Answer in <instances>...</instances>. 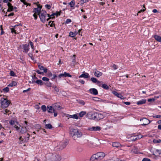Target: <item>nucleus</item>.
I'll return each instance as SVG.
<instances>
[{"mask_svg": "<svg viewBox=\"0 0 161 161\" xmlns=\"http://www.w3.org/2000/svg\"><path fill=\"white\" fill-rule=\"evenodd\" d=\"M70 135L74 140H76L81 137L82 133L78 129H73L70 131Z\"/></svg>", "mask_w": 161, "mask_h": 161, "instance_id": "obj_1", "label": "nucleus"}, {"mask_svg": "<svg viewBox=\"0 0 161 161\" xmlns=\"http://www.w3.org/2000/svg\"><path fill=\"white\" fill-rule=\"evenodd\" d=\"M46 158L47 161H60L61 160L60 156L55 153L48 154Z\"/></svg>", "mask_w": 161, "mask_h": 161, "instance_id": "obj_2", "label": "nucleus"}, {"mask_svg": "<svg viewBox=\"0 0 161 161\" xmlns=\"http://www.w3.org/2000/svg\"><path fill=\"white\" fill-rule=\"evenodd\" d=\"M2 95H0V100L1 102V107L3 108L7 107L10 103V101L5 98L1 97Z\"/></svg>", "mask_w": 161, "mask_h": 161, "instance_id": "obj_3", "label": "nucleus"}, {"mask_svg": "<svg viewBox=\"0 0 161 161\" xmlns=\"http://www.w3.org/2000/svg\"><path fill=\"white\" fill-rule=\"evenodd\" d=\"M47 14L46 11L43 10L41 11V13L39 15L41 21L43 23H44L46 21V17L47 16Z\"/></svg>", "mask_w": 161, "mask_h": 161, "instance_id": "obj_4", "label": "nucleus"}, {"mask_svg": "<svg viewBox=\"0 0 161 161\" xmlns=\"http://www.w3.org/2000/svg\"><path fill=\"white\" fill-rule=\"evenodd\" d=\"M38 2L34 3V4H36L37 7L36 8H35L33 9V12L37 14L38 15H39L41 13V9L42 8V6H41L39 4H38Z\"/></svg>", "mask_w": 161, "mask_h": 161, "instance_id": "obj_5", "label": "nucleus"}, {"mask_svg": "<svg viewBox=\"0 0 161 161\" xmlns=\"http://www.w3.org/2000/svg\"><path fill=\"white\" fill-rule=\"evenodd\" d=\"M30 136L29 134L27 133L26 136L24 138H23L22 136L20 137L19 139L21 141L19 143L22 144L25 142H27L29 139Z\"/></svg>", "mask_w": 161, "mask_h": 161, "instance_id": "obj_6", "label": "nucleus"}, {"mask_svg": "<svg viewBox=\"0 0 161 161\" xmlns=\"http://www.w3.org/2000/svg\"><path fill=\"white\" fill-rule=\"evenodd\" d=\"M95 118L94 120H99L101 119H103L104 116L101 113H99L97 112H95V114H94Z\"/></svg>", "mask_w": 161, "mask_h": 161, "instance_id": "obj_7", "label": "nucleus"}, {"mask_svg": "<svg viewBox=\"0 0 161 161\" xmlns=\"http://www.w3.org/2000/svg\"><path fill=\"white\" fill-rule=\"evenodd\" d=\"M140 121H142V123L141 125H147L149 124L151 122V121L150 120L145 118H143L142 119H141L140 120Z\"/></svg>", "mask_w": 161, "mask_h": 161, "instance_id": "obj_8", "label": "nucleus"}, {"mask_svg": "<svg viewBox=\"0 0 161 161\" xmlns=\"http://www.w3.org/2000/svg\"><path fill=\"white\" fill-rule=\"evenodd\" d=\"M95 154L99 161L103 159L105 156V153L103 152L97 153Z\"/></svg>", "mask_w": 161, "mask_h": 161, "instance_id": "obj_9", "label": "nucleus"}, {"mask_svg": "<svg viewBox=\"0 0 161 161\" xmlns=\"http://www.w3.org/2000/svg\"><path fill=\"white\" fill-rule=\"evenodd\" d=\"M67 142H61L59 143V145L58 147L60 150H62L64 148L67 146Z\"/></svg>", "mask_w": 161, "mask_h": 161, "instance_id": "obj_10", "label": "nucleus"}, {"mask_svg": "<svg viewBox=\"0 0 161 161\" xmlns=\"http://www.w3.org/2000/svg\"><path fill=\"white\" fill-rule=\"evenodd\" d=\"M93 72L95 76L97 77L101 76L103 74L102 72L97 70L96 69H95L93 70Z\"/></svg>", "mask_w": 161, "mask_h": 161, "instance_id": "obj_11", "label": "nucleus"}, {"mask_svg": "<svg viewBox=\"0 0 161 161\" xmlns=\"http://www.w3.org/2000/svg\"><path fill=\"white\" fill-rule=\"evenodd\" d=\"M90 80L93 83H97V85L99 86H101V82L100 81H99V80H97L96 78L94 77H92L90 79Z\"/></svg>", "mask_w": 161, "mask_h": 161, "instance_id": "obj_12", "label": "nucleus"}, {"mask_svg": "<svg viewBox=\"0 0 161 161\" xmlns=\"http://www.w3.org/2000/svg\"><path fill=\"white\" fill-rule=\"evenodd\" d=\"M88 130L90 131H100L101 130V128L100 126H94L92 127L89 128Z\"/></svg>", "mask_w": 161, "mask_h": 161, "instance_id": "obj_13", "label": "nucleus"}, {"mask_svg": "<svg viewBox=\"0 0 161 161\" xmlns=\"http://www.w3.org/2000/svg\"><path fill=\"white\" fill-rule=\"evenodd\" d=\"M23 52L25 53H27L30 49L29 45L25 44L23 45Z\"/></svg>", "mask_w": 161, "mask_h": 161, "instance_id": "obj_14", "label": "nucleus"}, {"mask_svg": "<svg viewBox=\"0 0 161 161\" xmlns=\"http://www.w3.org/2000/svg\"><path fill=\"white\" fill-rule=\"evenodd\" d=\"M95 113H93L92 112H89L87 114V117L90 119H94Z\"/></svg>", "mask_w": 161, "mask_h": 161, "instance_id": "obj_15", "label": "nucleus"}, {"mask_svg": "<svg viewBox=\"0 0 161 161\" xmlns=\"http://www.w3.org/2000/svg\"><path fill=\"white\" fill-rule=\"evenodd\" d=\"M89 91L91 94L94 95H97L98 93L97 90L94 88L90 89Z\"/></svg>", "mask_w": 161, "mask_h": 161, "instance_id": "obj_16", "label": "nucleus"}, {"mask_svg": "<svg viewBox=\"0 0 161 161\" xmlns=\"http://www.w3.org/2000/svg\"><path fill=\"white\" fill-rule=\"evenodd\" d=\"M7 5L8 6V12H10L14 10V7L10 3H8Z\"/></svg>", "mask_w": 161, "mask_h": 161, "instance_id": "obj_17", "label": "nucleus"}, {"mask_svg": "<svg viewBox=\"0 0 161 161\" xmlns=\"http://www.w3.org/2000/svg\"><path fill=\"white\" fill-rule=\"evenodd\" d=\"M89 75L88 73H83L81 75L79 76V78H82L83 77L84 78H87L89 77Z\"/></svg>", "mask_w": 161, "mask_h": 161, "instance_id": "obj_18", "label": "nucleus"}, {"mask_svg": "<svg viewBox=\"0 0 161 161\" xmlns=\"http://www.w3.org/2000/svg\"><path fill=\"white\" fill-rule=\"evenodd\" d=\"M90 161H99L96 155L94 154L91 157Z\"/></svg>", "mask_w": 161, "mask_h": 161, "instance_id": "obj_19", "label": "nucleus"}, {"mask_svg": "<svg viewBox=\"0 0 161 161\" xmlns=\"http://www.w3.org/2000/svg\"><path fill=\"white\" fill-rule=\"evenodd\" d=\"M47 111L48 113H53L54 112V108L52 106H47Z\"/></svg>", "mask_w": 161, "mask_h": 161, "instance_id": "obj_20", "label": "nucleus"}, {"mask_svg": "<svg viewBox=\"0 0 161 161\" xmlns=\"http://www.w3.org/2000/svg\"><path fill=\"white\" fill-rule=\"evenodd\" d=\"M61 13V11H60L59 12L57 11L56 13H53L51 15H50L49 14H47V17H52L55 15H56L57 16H58L60 15Z\"/></svg>", "mask_w": 161, "mask_h": 161, "instance_id": "obj_21", "label": "nucleus"}, {"mask_svg": "<svg viewBox=\"0 0 161 161\" xmlns=\"http://www.w3.org/2000/svg\"><path fill=\"white\" fill-rule=\"evenodd\" d=\"M27 126H25L24 127H22L21 128L20 132L22 134L25 133L27 131Z\"/></svg>", "mask_w": 161, "mask_h": 161, "instance_id": "obj_22", "label": "nucleus"}, {"mask_svg": "<svg viewBox=\"0 0 161 161\" xmlns=\"http://www.w3.org/2000/svg\"><path fill=\"white\" fill-rule=\"evenodd\" d=\"M146 100L145 99H143L141 100L138 101L136 104L138 105H142L146 103Z\"/></svg>", "mask_w": 161, "mask_h": 161, "instance_id": "obj_23", "label": "nucleus"}, {"mask_svg": "<svg viewBox=\"0 0 161 161\" xmlns=\"http://www.w3.org/2000/svg\"><path fill=\"white\" fill-rule=\"evenodd\" d=\"M38 68L41 70H43L44 72H47V69L46 68L44 67L43 66L40 65H38Z\"/></svg>", "mask_w": 161, "mask_h": 161, "instance_id": "obj_24", "label": "nucleus"}, {"mask_svg": "<svg viewBox=\"0 0 161 161\" xmlns=\"http://www.w3.org/2000/svg\"><path fill=\"white\" fill-rule=\"evenodd\" d=\"M67 117L69 118H72L74 119H78V116L76 114H74L72 115L68 114Z\"/></svg>", "mask_w": 161, "mask_h": 161, "instance_id": "obj_25", "label": "nucleus"}, {"mask_svg": "<svg viewBox=\"0 0 161 161\" xmlns=\"http://www.w3.org/2000/svg\"><path fill=\"white\" fill-rule=\"evenodd\" d=\"M153 37L157 41L161 42V36L158 35H154Z\"/></svg>", "mask_w": 161, "mask_h": 161, "instance_id": "obj_26", "label": "nucleus"}, {"mask_svg": "<svg viewBox=\"0 0 161 161\" xmlns=\"http://www.w3.org/2000/svg\"><path fill=\"white\" fill-rule=\"evenodd\" d=\"M35 82L38 84L40 85H43V82L41 80H37L36 81H35L34 80H32V83H33Z\"/></svg>", "mask_w": 161, "mask_h": 161, "instance_id": "obj_27", "label": "nucleus"}, {"mask_svg": "<svg viewBox=\"0 0 161 161\" xmlns=\"http://www.w3.org/2000/svg\"><path fill=\"white\" fill-rule=\"evenodd\" d=\"M112 146L113 147L118 148L121 146V144L119 142H114L112 143Z\"/></svg>", "mask_w": 161, "mask_h": 161, "instance_id": "obj_28", "label": "nucleus"}, {"mask_svg": "<svg viewBox=\"0 0 161 161\" xmlns=\"http://www.w3.org/2000/svg\"><path fill=\"white\" fill-rule=\"evenodd\" d=\"M101 86L103 88L106 90H108L109 88V86L106 84H103L101 85Z\"/></svg>", "mask_w": 161, "mask_h": 161, "instance_id": "obj_29", "label": "nucleus"}, {"mask_svg": "<svg viewBox=\"0 0 161 161\" xmlns=\"http://www.w3.org/2000/svg\"><path fill=\"white\" fill-rule=\"evenodd\" d=\"M16 85L17 83L15 81H13L8 85V86L12 87L13 86H16Z\"/></svg>", "mask_w": 161, "mask_h": 161, "instance_id": "obj_30", "label": "nucleus"}, {"mask_svg": "<svg viewBox=\"0 0 161 161\" xmlns=\"http://www.w3.org/2000/svg\"><path fill=\"white\" fill-rule=\"evenodd\" d=\"M86 114V111H82L79 114V115L80 117H83L84 115Z\"/></svg>", "mask_w": 161, "mask_h": 161, "instance_id": "obj_31", "label": "nucleus"}, {"mask_svg": "<svg viewBox=\"0 0 161 161\" xmlns=\"http://www.w3.org/2000/svg\"><path fill=\"white\" fill-rule=\"evenodd\" d=\"M161 140L160 139H154L153 140V142L154 144L159 143L161 142Z\"/></svg>", "mask_w": 161, "mask_h": 161, "instance_id": "obj_32", "label": "nucleus"}, {"mask_svg": "<svg viewBox=\"0 0 161 161\" xmlns=\"http://www.w3.org/2000/svg\"><path fill=\"white\" fill-rule=\"evenodd\" d=\"M76 35V32L74 33L73 32L70 31L69 33V36L71 37H74Z\"/></svg>", "mask_w": 161, "mask_h": 161, "instance_id": "obj_33", "label": "nucleus"}, {"mask_svg": "<svg viewBox=\"0 0 161 161\" xmlns=\"http://www.w3.org/2000/svg\"><path fill=\"white\" fill-rule=\"evenodd\" d=\"M9 123L13 127L14 126V125H15L16 124H18L17 123L15 122V121L13 120H10L9 121Z\"/></svg>", "mask_w": 161, "mask_h": 161, "instance_id": "obj_34", "label": "nucleus"}, {"mask_svg": "<svg viewBox=\"0 0 161 161\" xmlns=\"http://www.w3.org/2000/svg\"><path fill=\"white\" fill-rule=\"evenodd\" d=\"M52 127V125L50 124H48L45 125V128L46 129H51Z\"/></svg>", "mask_w": 161, "mask_h": 161, "instance_id": "obj_35", "label": "nucleus"}, {"mask_svg": "<svg viewBox=\"0 0 161 161\" xmlns=\"http://www.w3.org/2000/svg\"><path fill=\"white\" fill-rule=\"evenodd\" d=\"M69 4L71 7H74L75 4V1L74 0H72L69 3Z\"/></svg>", "mask_w": 161, "mask_h": 161, "instance_id": "obj_36", "label": "nucleus"}, {"mask_svg": "<svg viewBox=\"0 0 161 161\" xmlns=\"http://www.w3.org/2000/svg\"><path fill=\"white\" fill-rule=\"evenodd\" d=\"M117 97L118 98L121 99H124L126 98V97H123L121 94L119 93Z\"/></svg>", "mask_w": 161, "mask_h": 161, "instance_id": "obj_37", "label": "nucleus"}, {"mask_svg": "<svg viewBox=\"0 0 161 161\" xmlns=\"http://www.w3.org/2000/svg\"><path fill=\"white\" fill-rule=\"evenodd\" d=\"M64 77H72V76L70 75L69 74L67 73L66 72H65L64 73Z\"/></svg>", "mask_w": 161, "mask_h": 161, "instance_id": "obj_38", "label": "nucleus"}, {"mask_svg": "<svg viewBox=\"0 0 161 161\" xmlns=\"http://www.w3.org/2000/svg\"><path fill=\"white\" fill-rule=\"evenodd\" d=\"M41 109L44 112L46 111L47 110L46 107L45 105H43L41 106Z\"/></svg>", "mask_w": 161, "mask_h": 161, "instance_id": "obj_39", "label": "nucleus"}, {"mask_svg": "<svg viewBox=\"0 0 161 161\" xmlns=\"http://www.w3.org/2000/svg\"><path fill=\"white\" fill-rule=\"evenodd\" d=\"M53 21H50L48 23V25L50 27H53L55 26L54 24L53 23Z\"/></svg>", "mask_w": 161, "mask_h": 161, "instance_id": "obj_40", "label": "nucleus"}, {"mask_svg": "<svg viewBox=\"0 0 161 161\" xmlns=\"http://www.w3.org/2000/svg\"><path fill=\"white\" fill-rule=\"evenodd\" d=\"M10 111L9 110H8L7 109H5L3 111V113L4 114H10Z\"/></svg>", "mask_w": 161, "mask_h": 161, "instance_id": "obj_41", "label": "nucleus"}, {"mask_svg": "<svg viewBox=\"0 0 161 161\" xmlns=\"http://www.w3.org/2000/svg\"><path fill=\"white\" fill-rule=\"evenodd\" d=\"M52 87L54 88V90L56 92H59V89L58 87H57L56 86H52Z\"/></svg>", "mask_w": 161, "mask_h": 161, "instance_id": "obj_42", "label": "nucleus"}, {"mask_svg": "<svg viewBox=\"0 0 161 161\" xmlns=\"http://www.w3.org/2000/svg\"><path fill=\"white\" fill-rule=\"evenodd\" d=\"M10 75L12 76H16L15 74L13 71H11L10 72Z\"/></svg>", "mask_w": 161, "mask_h": 161, "instance_id": "obj_43", "label": "nucleus"}, {"mask_svg": "<svg viewBox=\"0 0 161 161\" xmlns=\"http://www.w3.org/2000/svg\"><path fill=\"white\" fill-rule=\"evenodd\" d=\"M92 99L93 100L97 101H99V98L97 97H93L92 98Z\"/></svg>", "mask_w": 161, "mask_h": 161, "instance_id": "obj_44", "label": "nucleus"}, {"mask_svg": "<svg viewBox=\"0 0 161 161\" xmlns=\"http://www.w3.org/2000/svg\"><path fill=\"white\" fill-rule=\"evenodd\" d=\"M88 1V0H81L80 3L81 4H83L84 3H86Z\"/></svg>", "mask_w": 161, "mask_h": 161, "instance_id": "obj_45", "label": "nucleus"}, {"mask_svg": "<svg viewBox=\"0 0 161 161\" xmlns=\"http://www.w3.org/2000/svg\"><path fill=\"white\" fill-rule=\"evenodd\" d=\"M42 80L44 81H48L49 79L46 77H42Z\"/></svg>", "mask_w": 161, "mask_h": 161, "instance_id": "obj_46", "label": "nucleus"}, {"mask_svg": "<svg viewBox=\"0 0 161 161\" xmlns=\"http://www.w3.org/2000/svg\"><path fill=\"white\" fill-rule=\"evenodd\" d=\"M28 56L29 57L31 58V59L33 60L34 59V57H33L32 54L31 53H29L28 54Z\"/></svg>", "mask_w": 161, "mask_h": 161, "instance_id": "obj_47", "label": "nucleus"}, {"mask_svg": "<svg viewBox=\"0 0 161 161\" xmlns=\"http://www.w3.org/2000/svg\"><path fill=\"white\" fill-rule=\"evenodd\" d=\"M47 76L49 77H51L52 76V74L51 72H49L47 73Z\"/></svg>", "mask_w": 161, "mask_h": 161, "instance_id": "obj_48", "label": "nucleus"}, {"mask_svg": "<svg viewBox=\"0 0 161 161\" xmlns=\"http://www.w3.org/2000/svg\"><path fill=\"white\" fill-rule=\"evenodd\" d=\"M3 90L6 92H8L9 91V88L7 87L3 89Z\"/></svg>", "mask_w": 161, "mask_h": 161, "instance_id": "obj_49", "label": "nucleus"}, {"mask_svg": "<svg viewBox=\"0 0 161 161\" xmlns=\"http://www.w3.org/2000/svg\"><path fill=\"white\" fill-rule=\"evenodd\" d=\"M45 7L48 9H49L51 8V6L49 4H46L45 5Z\"/></svg>", "mask_w": 161, "mask_h": 161, "instance_id": "obj_50", "label": "nucleus"}, {"mask_svg": "<svg viewBox=\"0 0 161 161\" xmlns=\"http://www.w3.org/2000/svg\"><path fill=\"white\" fill-rule=\"evenodd\" d=\"M142 161H151V160L148 158H145L143 159Z\"/></svg>", "mask_w": 161, "mask_h": 161, "instance_id": "obj_51", "label": "nucleus"}, {"mask_svg": "<svg viewBox=\"0 0 161 161\" xmlns=\"http://www.w3.org/2000/svg\"><path fill=\"white\" fill-rule=\"evenodd\" d=\"M155 100V99H154V98H150V99H148V102H153Z\"/></svg>", "mask_w": 161, "mask_h": 161, "instance_id": "obj_52", "label": "nucleus"}, {"mask_svg": "<svg viewBox=\"0 0 161 161\" xmlns=\"http://www.w3.org/2000/svg\"><path fill=\"white\" fill-rule=\"evenodd\" d=\"M17 124H16L14 125V127L17 130H18L19 129V127H18L17 125Z\"/></svg>", "mask_w": 161, "mask_h": 161, "instance_id": "obj_53", "label": "nucleus"}, {"mask_svg": "<svg viewBox=\"0 0 161 161\" xmlns=\"http://www.w3.org/2000/svg\"><path fill=\"white\" fill-rule=\"evenodd\" d=\"M36 72L38 74L41 75H43L44 72H41L39 70H36Z\"/></svg>", "mask_w": 161, "mask_h": 161, "instance_id": "obj_54", "label": "nucleus"}, {"mask_svg": "<svg viewBox=\"0 0 161 161\" xmlns=\"http://www.w3.org/2000/svg\"><path fill=\"white\" fill-rule=\"evenodd\" d=\"M112 93L115 95L116 96H117L119 94V93H118L117 92H116L115 91H113L112 92Z\"/></svg>", "mask_w": 161, "mask_h": 161, "instance_id": "obj_55", "label": "nucleus"}, {"mask_svg": "<svg viewBox=\"0 0 161 161\" xmlns=\"http://www.w3.org/2000/svg\"><path fill=\"white\" fill-rule=\"evenodd\" d=\"M30 46H31V47L32 49H34V47L33 46V42L31 41L30 42Z\"/></svg>", "mask_w": 161, "mask_h": 161, "instance_id": "obj_56", "label": "nucleus"}, {"mask_svg": "<svg viewBox=\"0 0 161 161\" xmlns=\"http://www.w3.org/2000/svg\"><path fill=\"white\" fill-rule=\"evenodd\" d=\"M72 58V62H75V55H74L73 56V57Z\"/></svg>", "mask_w": 161, "mask_h": 161, "instance_id": "obj_57", "label": "nucleus"}, {"mask_svg": "<svg viewBox=\"0 0 161 161\" xmlns=\"http://www.w3.org/2000/svg\"><path fill=\"white\" fill-rule=\"evenodd\" d=\"M71 22V20L70 19H67L66 21V23L67 24H68L69 23H70Z\"/></svg>", "mask_w": 161, "mask_h": 161, "instance_id": "obj_58", "label": "nucleus"}, {"mask_svg": "<svg viewBox=\"0 0 161 161\" xmlns=\"http://www.w3.org/2000/svg\"><path fill=\"white\" fill-rule=\"evenodd\" d=\"M23 3L25 5H26V6H28V5H29L30 6H31V4L30 3H28L26 2H25V1L24 2H23Z\"/></svg>", "mask_w": 161, "mask_h": 161, "instance_id": "obj_59", "label": "nucleus"}, {"mask_svg": "<svg viewBox=\"0 0 161 161\" xmlns=\"http://www.w3.org/2000/svg\"><path fill=\"white\" fill-rule=\"evenodd\" d=\"M58 77H59V78H60L62 77H64V74H60L58 75Z\"/></svg>", "mask_w": 161, "mask_h": 161, "instance_id": "obj_60", "label": "nucleus"}, {"mask_svg": "<svg viewBox=\"0 0 161 161\" xmlns=\"http://www.w3.org/2000/svg\"><path fill=\"white\" fill-rule=\"evenodd\" d=\"M156 151L159 154H161V150L156 149Z\"/></svg>", "mask_w": 161, "mask_h": 161, "instance_id": "obj_61", "label": "nucleus"}, {"mask_svg": "<svg viewBox=\"0 0 161 161\" xmlns=\"http://www.w3.org/2000/svg\"><path fill=\"white\" fill-rule=\"evenodd\" d=\"M33 16L34 18V19L36 20L37 18V16L36 15V14L34 13V14L33 15Z\"/></svg>", "mask_w": 161, "mask_h": 161, "instance_id": "obj_62", "label": "nucleus"}, {"mask_svg": "<svg viewBox=\"0 0 161 161\" xmlns=\"http://www.w3.org/2000/svg\"><path fill=\"white\" fill-rule=\"evenodd\" d=\"M112 67L115 70L116 69H117V67L116 65L115 64H113V65L112 66Z\"/></svg>", "mask_w": 161, "mask_h": 161, "instance_id": "obj_63", "label": "nucleus"}, {"mask_svg": "<svg viewBox=\"0 0 161 161\" xmlns=\"http://www.w3.org/2000/svg\"><path fill=\"white\" fill-rule=\"evenodd\" d=\"M161 117V115H158L153 116L154 118H160Z\"/></svg>", "mask_w": 161, "mask_h": 161, "instance_id": "obj_64", "label": "nucleus"}]
</instances>
